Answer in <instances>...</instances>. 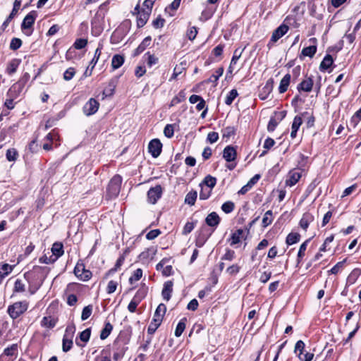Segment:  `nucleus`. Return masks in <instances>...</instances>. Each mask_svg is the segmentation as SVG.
Here are the masks:
<instances>
[{
    "instance_id": "nucleus-1",
    "label": "nucleus",
    "mask_w": 361,
    "mask_h": 361,
    "mask_svg": "<svg viewBox=\"0 0 361 361\" xmlns=\"http://www.w3.org/2000/svg\"><path fill=\"white\" fill-rule=\"evenodd\" d=\"M49 271L47 267L35 266L32 270L25 273L24 276L29 283V291L31 294H35L41 287Z\"/></svg>"
},
{
    "instance_id": "nucleus-2",
    "label": "nucleus",
    "mask_w": 361,
    "mask_h": 361,
    "mask_svg": "<svg viewBox=\"0 0 361 361\" xmlns=\"http://www.w3.org/2000/svg\"><path fill=\"white\" fill-rule=\"evenodd\" d=\"M166 311V307L164 304L161 303L158 305L154 314L153 319L147 328L148 334H153L156 331L161 324Z\"/></svg>"
},
{
    "instance_id": "nucleus-3",
    "label": "nucleus",
    "mask_w": 361,
    "mask_h": 361,
    "mask_svg": "<svg viewBox=\"0 0 361 361\" xmlns=\"http://www.w3.org/2000/svg\"><path fill=\"white\" fill-rule=\"evenodd\" d=\"M122 178L120 176H114L110 180L107 187V195L109 198L118 196L120 192Z\"/></svg>"
},
{
    "instance_id": "nucleus-4",
    "label": "nucleus",
    "mask_w": 361,
    "mask_h": 361,
    "mask_svg": "<svg viewBox=\"0 0 361 361\" xmlns=\"http://www.w3.org/2000/svg\"><path fill=\"white\" fill-rule=\"evenodd\" d=\"M27 307L28 303L27 302H17L8 307V313L11 318L16 319L24 313Z\"/></svg>"
},
{
    "instance_id": "nucleus-5",
    "label": "nucleus",
    "mask_w": 361,
    "mask_h": 361,
    "mask_svg": "<svg viewBox=\"0 0 361 361\" xmlns=\"http://www.w3.org/2000/svg\"><path fill=\"white\" fill-rule=\"evenodd\" d=\"M28 73H25L16 83L13 84L9 89L8 94L11 97H17L23 90L25 83L29 79Z\"/></svg>"
},
{
    "instance_id": "nucleus-6",
    "label": "nucleus",
    "mask_w": 361,
    "mask_h": 361,
    "mask_svg": "<svg viewBox=\"0 0 361 361\" xmlns=\"http://www.w3.org/2000/svg\"><path fill=\"white\" fill-rule=\"evenodd\" d=\"M75 275L80 280L86 281L92 277V272L85 269V266L82 263H77L74 269Z\"/></svg>"
},
{
    "instance_id": "nucleus-7",
    "label": "nucleus",
    "mask_w": 361,
    "mask_h": 361,
    "mask_svg": "<svg viewBox=\"0 0 361 361\" xmlns=\"http://www.w3.org/2000/svg\"><path fill=\"white\" fill-rule=\"evenodd\" d=\"M99 106V102L96 99L91 98L85 104L82 109L83 112L86 116L93 115L98 111Z\"/></svg>"
},
{
    "instance_id": "nucleus-8",
    "label": "nucleus",
    "mask_w": 361,
    "mask_h": 361,
    "mask_svg": "<svg viewBox=\"0 0 361 361\" xmlns=\"http://www.w3.org/2000/svg\"><path fill=\"white\" fill-rule=\"evenodd\" d=\"M162 188L160 185H157L152 188L147 192L148 201L152 204H155L157 200L161 197Z\"/></svg>"
},
{
    "instance_id": "nucleus-9",
    "label": "nucleus",
    "mask_w": 361,
    "mask_h": 361,
    "mask_svg": "<svg viewBox=\"0 0 361 361\" xmlns=\"http://www.w3.org/2000/svg\"><path fill=\"white\" fill-rule=\"evenodd\" d=\"M161 149L162 144L159 139H153L149 142L148 149L153 157H158L161 152Z\"/></svg>"
},
{
    "instance_id": "nucleus-10",
    "label": "nucleus",
    "mask_w": 361,
    "mask_h": 361,
    "mask_svg": "<svg viewBox=\"0 0 361 361\" xmlns=\"http://www.w3.org/2000/svg\"><path fill=\"white\" fill-rule=\"evenodd\" d=\"M23 0H15L13 3V8L12 9L11 13L10 15L7 17L6 20L1 25V29L4 30L8 25L9 23L12 20V19L15 17V16L17 15L18 10L20 8V6L21 5Z\"/></svg>"
},
{
    "instance_id": "nucleus-11",
    "label": "nucleus",
    "mask_w": 361,
    "mask_h": 361,
    "mask_svg": "<svg viewBox=\"0 0 361 361\" xmlns=\"http://www.w3.org/2000/svg\"><path fill=\"white\" fill-rule=\"evenodd\" d=\"M289 27L285 24H281L272 33L270 42L275 43L288 31Z\"/></svg>"
},
{
    "instance_id": "nucleus-12",
    "label": "nucleus",
    "mask_w": 361,
    "mask_h": 361,
    "mask_svg": "<svg viewBox=\"0 0 361 361\" xmlns=\"http://www.w3.org/2000/svg\"><path fill=\"white\" fill-rule=\"evenodd\" d=\"M274 87V80L272 78L269 79L264 86L261 89L259 93V97L262 100L267 99L268 96L272 92Z\"/></svg>"
},
{
    "instance_id": "nucleus-13",
    "label": "nucleus",
    "mask_w": 361,
    "mask_h": 361,
    "mask_svg": "<svg viewBox=\"0 0 361 361\" xmlns=\"http://www.w3.org/2000/svg\"><path fill=\"white\" fill-rule=\"evenodd\" d=\"M37 13L35 11L30 12L23 19L21 27L23 30L29 29L32 27L37 18Z\"/></svg>"
},
{
    "instance_id": "nucleus-14",
    "label": "nucleus",
    "mask_w": 361,
    "mask_h": 361,
    "mask_svg": "<svg viewBox=\"0 0 361 361\" xmlns=\"http://www.w3.org/2000/svg\"><path fill=\"white\" fill-rule=\"evenodd\" d=\"M17 354L18 345L17 344H13L4 349L3 354L1 355V359H4L5 357H8V361H13L16 357Z\"/></svg>"
},
{
    "instance_id": "nucleus-15",
    "label": "nucleus",
    "mask_w": 361,
    "mask_h": 361,
    "mask_svg": "<svg viewBox=\"0 0 361 361\" xmlns=\"http://www.w3.org/2000/svg\"><path fill=\"white\" fill-rule=\"evenodd\" d=\"M301 178V173L298 170H293L289 172L286 184L289 186L295 185Z\"/></svg>"
},
{
    "instance_id": "nucleus-16",
    "label": "nucleus",
    "mask_w": 361,
    "mask_h": 361,
    "mask_svg": "<svg viewBox=\"0 0 361 361\" xmlns=\"http://www.w3.org/2000/svg\"><path fill=\"white\" fill-rule=\"evenodd\" d=\"M173 283L171 281H168L164 283L161 291V296L164 300L169 301L171 299L173 292Z\"/></svg>"
},
{
    "instance_id": "nucleus-17",
    "label": "nucleus",
    "mask_w": 361,
    "mask_h": 361,
    "mask_svg": "<svg viewBox=\"0 0 361 361\" xmlns=\"http://www.w3.org/2000/svg\"><path fill=\"white\" fill-rule=\"evenodd\" d=\"M220 217L216 212H212L205 219L206 224L211 227H217L220 223Z\"/></svg>"
},
{
    "instance_id": "nucleus-18",
    "label": "nucleus",
    "mask_w": 361,
    "mask_h": 361,
    "mask_svg": "<svg viewBox=\"0 0 361 361\" xmlns=\"http://www.w3.org/2000/svg\"><path fill=\"white\" fill-rule=\"evenodd\" d=\"M150 11L142 10L141 11H139L137 16V27H143L147 21L148 20V18L150 15Z\"/></svg>"
},
{
    "instance_id": "nucleus-19",
    "label": "nucleus",
    "mask_w": 361,
    "mask_h": 361,
    "mask_svg": "<svg viewBox=\"0 0 361 361\" xmlns=\"http://www.w3.org/2000/svg\"><path fill=\"white\" fill-rule=\"evenodd\" d=\"M223 157L228 162L235 160L236 157V151L234 147L231 146L226 147L223 152Z\"/></svg>"
},
{
    "instance_id": "nucleus-20",
    "label": "nucleus",
    "mask_w": 361,
    "mask_h": 361,
    "mask_svg": "<svg viewBox=\"0 0 361 361\" xmlns=\"http://www.w3.org/2000/svg\"><path fill=\"white\" fill-rule=\"evenodd\" d=\"M313 87V80L311 78H307L303 80L298 85V91H304L309 92L312 90Z\"/></svg>"
},
{
    "instance_id": "nucleus-21",
    "label": "nucleus",
    "mask_w": 361,
    "mask_h": 361,
    "mask_svg": "<svg viewBox=\"0 0 361 361\" xmlns=\"http://www.w3.org/2000/svg\"><path fill=\"white\" fill-rule=\"evenodd\" d=\"M151 40L152 39L149 36L145 37L140 43V44L135 49L133 56H137L143 52L145 49L149 46Z\"/></svg>"
},
{
    "instance_id": "nucleus-22",
    "label": "nucleus",
    "mask_w": 361,
    "mask_h": 361,
    "mask_svg": "<svg viewBox=\"0 0 361 361\" xmlns=\"http://www.w3.org/2000/svg\"><path fill=\"white\" fill-rule=\"evenodd\" d=\"M51 252L55 259L57 260L59 257L63 255V246L61 243H54L51 247Z\"/></svg>"
},
{
    "instance_id": "nucleus-23",
    "label": "nucleus",
    "mask_w": 361,
    "mask_h": 361,
    "mask_svg": "<svg viewBox=\"0 0 361 361\" xmlns=\"http://www.w3.org/2000/svg\"><path fill=\"white\" fill-rule=\"evenodd\" d=\"M291 76L290 74H286L281 79L280 82V85L279 87V91L280 93H284L288 90V85L290 84Z\"/></svg>"
},
{
    "instance_id": "nucleus-24",
    "label": "nucleus",
    "mask_w": 361,
    "mask_h": 361,
    "mask_svg": "<svg viewBox=\"0 0 361 361\" xmlns=\"http://www.w3.org/2000/svg\"><path fill=\"white\" fill-rule=\"evenodd\" d=\"M124 57L120 54H116L111 60V66L114 70L119 68L124 63Z\"/></svg>"
},
{
    "instance_id": "nucleus-25",
    "label": "nucleus",
    "mask_w": 361,
    "mask_h": 361,
    "mask_svg": "<svg viewBox=\"0 0 361 361\" xmlns=\"http://www.w3.org/2000/svg\"><path fill=\"white\" fill-rule=\"evenodd\" d=\"M314 219L313 216L310 213H305L303 214L302 217L300 221V226L304 230H306L311 221Z\"/></svg>"
},
{
    "instance_id": "nucleus-26",
    "label": "nucleus",
    "mask_w": 361,
    "mask_h": 361,
    "mask_svg": "<svg viewBox=\"0 0 361 361\" xmlns=\"http://www.w3.org/2000/svg\"><path fill=\"white\" fill-rule=\"evenodd\" d=\"M94 361H111V353L108 349H103L99 355H97Z\"/></svg>"
},
{
    "instance_id": "nucleus-27",
    "label": "nucleus",
    "mask_w": 361,
    "mask_h": 361,
    "mask_svg": "<svg viewBox=\"0 0 361 361\" xmlns=\"http://www.w3.org/2000/svg\"><path fill=\"white\" fill-rule=\"evenodd\" d=\"M20 64V61L18 59H13L11 60L8 63V66L6 67V72L8 74V75H12L14 73L16 72L17 71V68L18 67Z\"/></svg>"
},
{
    "instance_id": "nucleus-28",
    "label": "nucleus",
    "mask_w": 361,
    "mask_h": 361,
    "mask_svg": "<svg viewBox=\"0 0 361 361\" xmlns=\"http://www.w3.org/2000/svg\"><path fill=\"white\" fill-rule=\"evenodd\" d=\"M309 241L310 240H307L300 245L297 256V265L300 263L302 259L305 256Z\"/></svg>"
},
{
    "instance_id": "nucleus-29",
    "label": "nucleus",
    "mask_w": 361,
    "mask_h": 361,
    "mask_svg": "<svg viewBox=\"0 0 361 361\" xmlns=\"http://www.w3.org/2000/svg\"><path fill=\"white\" fill-rule=\"evenodd\" d=\"M197 192L195 190L190 191L185 197V203L192 206L195 204L197 200Z\"/></svg>"
},
{
    "instance_id": "nucleus-30",
    "label": "nucleus",
    "mask_w": 361,
    "mask_h": 361,
    "mask_svg": "<svg viewBox=\"0 0 361 361\" xmlns=\"http://www.w3.org/2000/svg\"><path fill=\"white\" fill-rule=\"evenodd\" d=\"M333 63L332 56L327 54L320 63L319 68L321 71H326Z\"/></svg>"
},
{
    "instance_id": "nucleus-31",
    "label": "nucleus",
    "mask_w": 361,
    "mask_h": 361,
    "mask_svg": "<svg viewBox=\"0 0 361 361\" xmlns=\"http://www.w3.org/2000/svg\"><path fill=\"white\" fill-rule=\"evenodd\" d=\"M186 322H187V319L185 317H183L178 323L177 326L175 330V336L176 337H179L181 336V334H183V332L184 331V330L185 329Z\"/></svg>"
},
{
    "instance_id": "nucleus-32",
    "label": "nucleus",
    "mask_w": 361,
    "mask_h": 361,
    "mask_svg": "<svg viewBox=\"0 0 361 361\" xmlns=\"http://www.w3.org/2000/svg\"><path fill=\"white\" fill-rule=\"evenodd\" d=\"M216 183V178L209 175L204 178V180L200 184H203L204 187L212 190L215 186Z\"/></svg>"
},
{
    "instance_id": "nucleus-33",
    "label": "nucleus",
    "mask_w": 361,
    "mask_h": 361,
    "mask_svg": "<svg viewBox=\"0 0 361 361\" xmlns=\"http://www.w3.org/2000/svg\"><path fill=\"white\" fill-rule=\"evenodd\" d=\"M243 234V229H238L236 231L233 233L231 236V245H234L240 242V239Z\"/></svg>"
},
{
    "instance_id": "nucleus-34",
    "label": "nucleus",
    "mask_w": 361,
    "mask_h": 361,
    "mask_svg": "<svg viewBox=\"0 0 361 361\" xmlns=\"http://www.w3.org/2000/svg\"><path fill=\"white\" fill-rule=\"evenodd\" d=\"M56 324V319L51 317H44L41 322V324L42 326L49 329L54 328Z\"/></svg>"
},
{
    "instance_id": "nucleus-35",
    "label": "nucleus",
    "mask_w": 361,
    "mask_h": 361,
    "mask_svg": "<svg viewBox=\"0 0 361 361\" xmlns=\"http://www.w3.org/2000/svg\"><path fill=\"white\" fill-rule=\"evenodd\" d=\"M361 121V108L357 110L353 116L351 117L350 121V126L355 128Z\"/></svg>"
},
{
    "instance_id": "nucleus-36",
    "label": "nucleus",
    "mask_w": 361,
    "mask_h": 361,
    "mask_svg": "<svg viewBox=\"0 0 361 361\" xmlns=\"http://www.w3.org/2000/svg\"><path fill=\"white\" fill-rule=\"evenodd\" d=\"M316 51H317V46L312 45V46H309L305 48H303L301 53L305 56H309L310 58H312L314 56Z\"/></svg>"
},
{
    "instance_id": "nucleus-37",
    "label": "nucleus",
    "mask_w": 361,
    "mask_h": 361,
    "mask_svg": "<svg viewBox=\"0 0 361 361\" xmlns=\"http://www.w3.org/2000/svg\"><path fill=\"white\" fill-rule=\"evenodd\" d=\"M112 329L113 326L110 324V322H106L104 329L101 331L100 338L102 340L106 339L111 334Z\"/></svg>"
},
{
    "instance_id": "nucleus-38",
    "label": "nucleus",
    "mask_w": 361,
    "mask_h": 361,
    "mask_svg": "<svg viewBox=\"0 0 361 361\" xmlns=\"http://www.w3.org/2000/svg\"><path fill=\"white\" fill-rule=\"evenodd\" d=\"M273 219H274V218H273L272 211L268 210L267 212H266V213L264 214V217L262 219V226L264 227L268 226L269 225H270L272 223Z\"/></svg>"
},
{
    "instance_id": "nucleus-39",
    "label": "nucleus",
    "mask_w": 361,
    "mask_h": 361,
    "mask_svg": "<svg viewBox=\"0 0 361 361\" xmlns=\"http://www.w3.org/2000/svg\"><path fill=\"white\" fill-rule=\"evenodd\" d=\"M300 235L298 233H290L286 238V243L288 245H293L300 240Z\"/></svg>"
},
{
    "instance_id": "nucleus-40",
    "label": "nucleus",
    "mask_w": 361,
    "mask_h": 361,
    "mask_svg": "<svg viewBox=\"0 0 361 361\" xmlns=\"http://www.w3.org/2000/svg\"><path fill=\"white\" fill-rule=\"evenodd\" d=\"M185 99V94L183 91H180L178 95L174 97L170 103V106H176V104L182 102Z\"/></svg>"
},
{
    "instance_id": "nucleus-41",
    "label": "nucleus",
    "mask_w": 361,
    "mask_h": 361,
    "mask_svg": "<svg viewBox=\"0 0 361 361\" xmlns=\"http://www.w3.org/2000/svg\"><path fill=\"white\" fill-rule=\"evenodd\" d=\"M13 270V266L8 264H3L0 266V278H4L11 273Z\"/></svg>"
},
{
    "instance_id": "nucleus-42",
    "label": "nucleus",
    "mask_w": 361,
    "mask_h": 361,
    "mask_svg": "<svg viewBox=\"0 0 361 361\" xmlns=\"http://www.w3.org/2000/svg\"><path fill=\"white\" fill-rule=\"evenodd\" d=\"M201 188V191L200 192V200H207L212 193V190L210 188H207L203 186V184H200Z\"/></svg>"
},
{
    "instance_id": "nucleus-43",
    "label": "nucleus",
    "mask_w": 361,
    "mask_h": 361,
    "mask_svg": "<svg viewBox=\"0 0 361 361\" xmlns=\"http://www.w3.org/2000/svg\"><path fill=\"white\" fill-rule=\"evenodd\" d=\"M224 73V68L219 67L217 68L214 74H212L208 79V82H215Z\"/></svg>"
},
{
    "instance_id": "nucleus-44",
    "label": "nucleus",
    "mask_w": 361,
    "mask_h": 361,
    "mask_svg": "<svg viewBox=\"0 0 361 361\" xmlns=\"http://www.w3.org/2000/svg\"><path fill=\"white\" fill-rule=\"evenodd\" d=\"M238 95V92L236 90L233 89L232 90H231L228 95L226 97V99H225V103L227 105H231L233 100L237 97V96Z\"/></svg>"
},
{
    "instance_id": "nucleus-45",
    "label": "nucleus",
    "mask_w": 361,
    "mask_h": 361,
    "mask_svg": "<svg viewBox=\"0 0 361 361\" xmlns=\"http://www.w3.org/2000/svg\"><path fill=\"white\" fill-rule=\"evenodd\" d=\"M235 128L233 126H227L222 130V135L224 137L230 138L235 133Z\"/></svg>"
},
{
    "instance_id": "nucleus-46",
    "label": "nucleus",
    "mask_w": 361,
    "mask_h": 361,
    "mask_svg": "<svg viewBox=\"0 0 361 361\" xmlns=\"http://www.w3.org/2000/svg\"><path fill=\"white\" fill-rule=\"evenodd\" d=\"M142 276V270L141 269H137L133 274L130 277L129 282L130 284L139 281Z\"/></svg>"
},
{
    "instance_id": "nucleus-47",
    "label": "nucleus",
    "mask_w": 361,
    "mask_h": 361,
    "mask_svg": "<svg viewBox=\"0 0 361 361\" xmlns=\"http://www.w3.org/2000/svg\"><path fill=\"white\" fill-rule=\"evenodd\" d=\"M145 56L147 57V64L149 67H152V66L158 63V58L155 56L154 54H151L149 52H147L145 54Z\"/></svg>"
},
{
    "instance_id": "nucleus-48",
    "label": "nucleus",
    "mask_w": 361,
    "mask_h": 361,
    "mask_svg": "<svg viewBox=\"0 0 361 361\" xmlns=\"http://www.w3.org/2000/svg\"><path fill=\"white\" fill-rule=\"evenodd\" d=\"M235 208V204L233 202L228 201L224 202L221 206V209L226 214H229L233 211Z\"/></svg>"
},
{
    "instance_id": "nucleus-49",
    "label": "nucleus",
    "mask_w": 361,
    "mask_h": 361,
    "mask_svg": "<svg viewBox=\"0 0 361 361\" xmlns=\"http://www.w3.org/2000/svg\"><path fill=\"white\" fill-rule=\"evenodd\" d=\"M6 159H8V161H14L17 159L18 152L13 148L8 149L6 152Z\"/></svg>"
},
{
    "instance_id": "nucleus-50",
    "label": "nucleus",
    "mask_w": 361,
    "mask_h": 361,
    "mask_svg": "<svg viewBox=\"0 0 361 361\" xmlns=\"http://www.w3.org/2000/svg\"><path fill=\"white\" fill-rule=\"evenodd\" d=\"M92 312V305H90L85 307L82 312L81 319L82 321L87 319L90 317Z\"/></svg>"
},
{
    "instance_id": "nucleus-51",
    "label": "nucleus",
    "mask_w": 361,
    "mask_h": 361,
    "mask_svg": "<svg viewBox=\"0 0 361 361\" xmlns=\"http://www.w3.org/2000/svg\"><path fill=\"white\" fill-rule=\"evenodd\" d=\"M75 332V326L73 324L68 325L66 329V332L63 336L64 338L73 339Z\"/></svg>"
},
{
    "instance_id": "nucleus-52",
    "label": "nucleus",
    "mask_w": 361,
    "mask_h": 361,
    "mask_svg": "<svg viewBox=\"0 0 361 361\" xmlns=\"http://www.w3.org/2000/svg\"><path fill=\"white\" fill-rule=\"evenodd\" d=\"M73 346V339L63 338L62 350L63 352L69 351Z\"/></svg>"
},
{
    "instance_id": "nucleus-53",
    "label": "nucleus",
    "mask_w": 361,
    "mask_h": 361,
    "mask_svg": "<svg viewBox=\"0 0 361 361\" xmlns=\"http://www.w3.org/2000/svg\"><path fill=\"white\" fill-rule=\"evenodd\" d=\"M305 348V343L302 341H298L295 345V353L299 357L302 355L303 350Z\"/></svg>"
},
{
    "instance_id": "nucleus-54",
    "label": "nucleus",
    "mask_w": 361,
    "mask_h": 361,
    "mask_svg": "<svg viewBox=\"0 0 361 361\" xmlns=\"http://www.w3.org/2000/svg\"><path fill=\"white\" fill-rule=\"evenodd\" d=\"M140 302V298H133V300L128 304V310L130 312H135Z\"/></svg>"
},
{
    "instance_id": "nucleus-55",
    "label": "nucleus",
    "mask_w": 361,
    "mask_h": 361,
    "mask_svg": "<svg viewBox=\"0 0 361 361\" xmlns=\"http://www.w3.org/2000/svg\"><path fill=\"white\" fill-rule=\"evenodd\" d=\"M164 134L168 138H171L174 134L173 125L167 124L164 129Z\"/></svg>"
},
{
    "instance_id": "nucleus-56",
    "label": "nucleus",
    "mask_w": 361,
    "mask_h": 361,
    "mask_svg": "<svg viewBox=\"0 0 361 361\" xmlns=\"http://www.w3.org/2000/svg\"><path fill=\"white\" fill-rule=\"evenodd\" d=\"M75 71L73 67L68 68L63 73V79L65 80H71L75 75Z\"/></svg>"
},
{
    "instance_id": "nucleus-57",
    "label": "nucleus",
    "mask_w": 361,
    "mask_h": 361,
    "mask_svg": "<svg viewBox=\"0 0 361 361\" xmlns=\"http://www.w3.org/2000/svg\"><path fill=\"white\" fill-rule=\"evenodd\" d=\"M302 117L300 116H295L293 123H292L291 130H295L298 131L300 126L302 125Z\"/></svg>"
},
{
    "instance_id": "nucleus-58",
    "label": "nucleus",
    "mask_w": 361,
    "mask_h": 361,
    "mask_svg": "<svg viewBox=\"0 0 361 361\" xmlns=\"http://www.w3.org/2000/svg\"><path fill=\"white\" fill-rule=\"evenodd\" d=\"M235 257V253L233 250L227 249L226 253L221 257L222 260L232 261Z\"/></svg>"
},
{
    "instance_id": "nucleus-59",
    "label": "nucleus",
    "mask_w": 361,
    "mask_h": 361,
    "mask_svg": "<svg viewBox=\"0 0 361 361\" xmlns=\"http://www.w3.org/2000/svg\"><path fill=\"white\" fill-rule=\"evenodd\" d=\"M22 45V41L19 38H13L10 43V49L12 50H17Z\"/></svg>"
},
{
    "instance_id": "nucleus-60",
    "label": "nucleus",
    "mask_w": 361,
    "mask_h": 361,
    "mask_svg": "<svg viewBox=\"0 0 361 361\" xmlns=\"http://www.w3.org/2000/svg\"><path fill=\"white\" fill-rule=\"evenodd\" d=\"M90 335H91V329L90 328L86 329L85 330H84L83 331H82L80 334V339L82 341L87 343L90 339Z\"/></svg>"
},
{
    "instance_id": "nucleus-61",
    "label": "nucleus",
    "mask_w": 361,
    "mask_h": 361,
    "mask_svg": "<svg viewBox=\"0 0 361 361\" xmlns=\"http://www.w3.org/2000/svg\"><path fill=\"white\" fill-rule=\"evenodd\" d=\"M219 139V134L216 132H210L207 135V140L211 144L216 142Z\"/></svg>"
},
{
    "instance_id": "nucleus-62",
    "label": "nucleus",
    "mask_w": 361,
    "mask_h": 361,
    "mask_svg": "<svg viewBox=\"0 0 361 361\" xmlns=\"http://www.w3.org/2000/svg\"><path fill=\"white\" fill-rule=\"evenodd\" d=\"M15 292H23L25 291V285L23 281L20 279H17L14 284Z\"/></svg>"
},
{
    "instance_id": "nucleus-63",
    "label": "nucleus",
    "mask_w": 361,
    "mask_h": 361,
    "mask_svg": "<svg viewBox=\"0 0 361 361\" xmlns=\"http://www.w3.org/2000/svg\"><path fill=\"white\" fill-rule=\"evenodd\" d=\"M87 44V40L85 39H78L75 43L74 47L77 49H81L84 48Z\"/></svg>"
},
{
    "instance_id": "nucleus-64",
    "label": "nucleus",
    "mask_w": 361,
    "mask_h": 361,
    "mask_svg": "<svg viewBox=\"0 0 361 361\" xmlns=\"http://www.w3.org/2000/svg\"><path fill=\"white\" fill-rule=\"evenodd\" d=\"M147 288L145 286H143V287L140 288L137 291L134 298H140V301H141L142 299L145 297V295H147Z\"/></svg>"
}]
</instances>
